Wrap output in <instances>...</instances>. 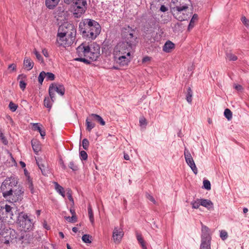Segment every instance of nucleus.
<instances>
[{"label": "nucleus", "mask_w": 249, "mask_h": 249, "mask_svg": "<svg viewBox=\"0 0 249 249\" xmlns=\"http://www.w3.org/2000/svg\"><path fill=\"white\" fill-rule=\"evenodd\" d=\"M18 178L13 176L7 177L1 183L2 196L10 203L19 202L23 199L24 189L21 186H18Z\"/></svg>", "instance_id": "f257e3e1"}, {"label": "nucleus", "mask_w": 249, "mask_h": 249, "mask_svg": "<svg viewBox=\"0 0 249 249\" xmlns=\"http://www.w3.org/2000/svg\"><path fill=\"white\" fill-rule=\"evenodd\" d=\"M100 46L96 44L90 45L85 43L81 44L76 49L78 57L74 59L77 61L89 64L91 61H96L100 55Z\"/></svg>", "instance_id": "f03ea898"}, {"label": "nucleus", "mask_w": 249, "mask_h": 249, "mask_svg": "<svg viewBox=\"0 0 249 249\" xmlns=\"http://www.w3.org/2000/svg\"><path fill=\"white\" fill-rule=\"evenodd\" d=\"M79 29L83 37L92 40L95 39L101 32L100 24L91 19H85L83 23L80 22Z\"/></svg>", "instance_id": "7ed1b4c3"}, {"label": "nucleus", "mask_w": 249, "mask_h": 249, "mask_svg": "<svg viewBox=\"0 0 249 249\" xmlns=\"http://www.w3.org/2000/svg\"><path fill=\"white\" fill-rule=\"evenodd\" d=\"M18 228L21 231L25 232L33 230L34 223L28 215L23 213L18 214L17 220Z\"/></svg>", "instance_id": "20e7f679"}, {"label": "nucleus", "mask_w": 249, "mask_h": 249, "mask_svg": "<svg viewBox=\"0 0 249 249\" xmlns=\"http://www.w3.org/2000/svg\"><path fill=\"white\" fill-rule=\"evenodd\" d=\"M134 32L129 26L124 28L122 34L124 40L122 42L127 43L133 48L137 43V37L133 35Z\"/></svg>", "instance_id": "39448f33"}, {"label": "nucleus", "mask_w": 249, "mask_h": 249, "mask_svg": "<svg viewBox=\"0 0 249 249\" xmlns=\"http://www.w3.org/2000/svg\"><path fill=\"white\" fill-rule=\"evenodd\" d=\"M0 240L2 242L6 244H9L15 239H18L19 241L22 240L24 238V235L22 233L18 237L16 231L11 229H6L4 232H1Z\"/></svg>", "instance_id": "423d86ee"}, {"label": "nucleus", "mask_w": 249, "mask_h": 249, "mask_svg": "<svg viewBox=\"0 0 249 249\" xmlns=\"http://www.w3.org/2000/svg\"><path fill=\"white\" fill-rule=\"evenodd\" d=\"M133 48L130 47L127 43L123 42H120L115 46L113 54V55H125L131 56V53Z\"/></svg>", "instance_id": "0eeeda50"}, {"label": "nucleus", "mask_w": 249, "mask_h": 249, "mask_svg": "<svg viewBox=\"0 0 249 249\" xmlns=\"http://www.w3.org/2000/svg\"><path fill=\"white\" fill-rule=\"evenodd\" d=\"M76 29L72 24L66 22L61 25L58 28L57 35L61 36L62 37L65 36H71L72 37H75Z\"/></svg>", "instance_id": "6e6552de"}, {"label": "nucleus", "mask_w": 249, "mask_h": 249, "mask_svg": "<svg viewBox=\"0 0 249 249\" xmlns=\"http://www.w3.org/2000/svg\"><path fill=\"white\" fill-rule=\"evenodd\" d=\"M87 6V0H75L72 5V12L74 17H80L85 12Z\"/></svg>", "instance_id": "1a4fd4ad"}, {"label": "nucleus", "mask_w": 249, "mask_h": 249, "mask_svg": "<svg viewBox=\"0 0 249 249\" xmlns=\"http://www.w3.org/2000/svg\"><path fill=\"white\" fill-rule=\"evenodd\" d=\"M187 9L174 8L173 14L175 18L179 21H183L187 19L189 17V13Z\"/></svg>", "instance_id": "9d476101"}, {"label": "nucleus", "mask_w": 249, "mask_h": 249, "mask_svg": "<svg viewBox=\"0 0 249 249\" xmlns=\"http://www.w3.org/2000/svg\"><path fill=\"white\" fill-rule=\"evenodd\" d=\"M75 38V37H72L71 36H65L62 37L61 36H57V42L59 46L66 47L71 45Z\"/></svg>", "instance_id": "9b49d317"}, {"label": "nucleus", "mask_w": 249, "mask_h": 249, "mask_svg": "<svg viewBox=\"0 0 249 249\" xmlns=\"http://www.w3.org/2000/svg\"><path fill=\"white\" fill-rule=\"evenodd\" d=\"M184 155L186 163L191 168L194 173L196 175L197 174V169L190 152L186 148L184 150Z\"/></svg>", "instance_id": "f8f14e48"}, {"label": "nucleus", "mask_w": 249, "mask_h": 249, "mask_svg": "<svg viewBox=\"0 0 249 249\" xmlns=\"http://www.w3.org/2000/svg\"><path fill=\"white\" fill-rule=\"evenodd\" d=\"M114 61L120 66H127L130 62L132 57L131 56L125 55H113Z\"/></svg>", "instance_id": "ddd939ff"}, {"label": "nucleus", "mask_w": 249, "mask_h": 249, "mask_svg": "<svg viewBox=\"0 0 249 249\" xmlns=\"http://www.w3.org/2000/svg\"><path fill=\"white\" fill-rule=\"evenodd\" d=\"M124 231L121 228L115 227L112 233V239L116 244H119L124 236Z\"/></svg>", "instance_id": "4468645a"}, {"label": "nucleus", "mask_w": 249, "mask_h": 249, "mask_svg": "<svg viewBox=\"0 0 249 249\" xmlns=\"http://www.w3.org/2000/svg\"><path fill=\"white\" fill-rule=\"evenodd\" d=\"M172 1L175 5L174 8L183 9L188 10L189 6L191 4L190 0H172Z\"/></svg>", "instance_id": "2eb2a0df"}, {"label": "nucleus", "mask_w": 249, "mask_h": 249, "mask_svg": "<svg viewBox=\"0 0 249 249\" xmlns=\"http://www.w3.org/2000/svg\"><path fill=\"white\" fill-rule=\"evenodd\" d=\"M201 239H212L210 229L203 224L201 226Z\"/></svg>", "instance_id": "dca6fc26"}, {"label": "nucleus", "mask_w": 249, "mask_h": 249, "mask_svg": "<svg viewBox=\"0 0 249 249\" xmlns=\"http://www.w3.org/2000/svg\"><path fill=\"white\" fill-rule=\"evenodd\" d=\"M49 87H52L54 92H56L61 96L65 93V88L62 85L53 83Z\"/></svg>", "instance_id": "f3484780"}, {"label": "nucleus", "mask_w": 249, "mask_h": 249, "mask_svg": "<svg viewBox=\"0 0 249 249\" xmlns=\"http://www.w3.org/2000/svg\"><path fill=\"white\" fill-rule=\"evenodd\" d=\"M0 207L3 210H4L5 214L7 218H9L11 219H14V214L12 211V207L9 205L6 204L4 206H2L0 205Z\"/></svg>", "instance_id": "a211bd4d"}, {"label": "nucleus", "mask_w": 249, "mask_h": 249, "mask_svg": "<svg viewBox=\"0 0 249 249\" xmlns=\"http://www.w3.org/2000/svg\"><path fill=\"white\" fill-rule=\"evenodd\" d=\"M175 48V44L171 41H167L163 46L162 50L165 53H170Z\"/></svg>", "instance_id": "6ab92c4d"}, {"label": "nucleus", "mask_w": 249, "mask_h": 249, "mask_svg": "<svg viewBox=\"0 0 249 249\" xmlns=\"http://www.w3.org/2000/svg\"><path fill=\"white\" fill-rule=\"evenodd\" d=\"M60 0H45V5L49 9H53Z\"/></svg>", "instance_id": "aec40b11"}, {"label": "nucleus", "mask_w": 249, "mask_h": 249, "mask_svg": "<svg viewBox=\"0 0 249 249\" xmlns=\"http://www.w3.org/2000/svg\"><path fill=\"white\" fill-rule=\"evenodd\" d=\"M23 64L25 68L28 70H31L34 67V62L32 60L28 57H25L24 59Z\"/></svg>", "instance_id": "412c9836"}, {"label": "nucleus", "mask_w": 249, "mask_h": 249, "mask_svg": "<svg viewBox=\"0 0 249 249\" xmlns=\"http://www.w3.org/2000/svg\"><path fill=\"white\" fill-rule=\"evenodd\" d=\"M36 163L39 168L40 169L42 174L46 175L48 172V167L45 166L41 160H36Z\"/></svg>", "instance_id": "4be33fe9"}, {"label": "nucleus", "mask_w": 249, "mask_h": 249, "mask_svg": "<svg viewBox=\"0 0 249 249\" xmlns=\"http://www.w3.org/2000/svg\"><path fill=\"white\" fill-rule=\"evenodd\" d=\"M200 202L201 206L210 210L213 208V203L209 199H200Z\"/></svg>", "instance_id": "5701e85b"}, {"label": "nucleus", "mask_w": 249, "mask_h": 249, "mask_svg": "<svg viewBox=\"0 0 249 249\" xmlns=\"http://www.w3.org/2000/svg\"><path fill=\"white\" fill-rule=\"evenodd\" d=\"M26 78V76L25 74H21L18 76V79H20L19 81V87L22 90H24L26 88V83L25 82L24 80Z\"/></svg>", "instance_id": "b1692460"}, {"label": "nucleus", "mask_w": 249, "mask_h": 249, "mask_svg": "<svg viewBox=\"0 0 249 249\" xmlns=\"http://www.w3.org/2000/svg\"><path fill=\"white\" fill-rule=\"evenodd\" d=\"M211 239H201L200 249H211Z\"/></svg>", "instance_id": "393cba45"}, {"label": "nucleus", "mask_w": 249, "mask_h": 249, "mask_svg": "<svg viewBox=\"0 0 249 249\" xmlns=\"http://www.w3.org/2000/svg\"><path fill=\"white\" fill-rule=\"evenodd\" d=\"M92 120L89 117H88L86 120V129L89 132H90L95 126V124L92 123Z\"/></svg>", "instance_id": "a878e982"}, {"label": "nucleus", "mask_w": 249, "mask_h": 249, "mask_svg": "<svg viewBox=\"0 0 249 249\" xmlns=\"http://www.w3.org/2000/svg\"><path fill=\"white\" fill-rule=\"evenodd\" d=\"M55 189L62 196L64 197L65 196V192L64 188L60 186L57 182H54Z\"/></svg>", "instance_id": "bb28decb"}, {"label": "nucleus", "mask_w": 249, "mask_h": 249, "mask_svg": "<svg viewBox=\"0 0 249 249\" xmlns=\"http://www.w3.org/2000/svg\"><path fill=\"white\" fill-rule=\"evenodd\" d=\"M31 143L33 149L35 153H37L40 150V144L38 141L37 140H32Z\"/></svg>", "instance_id": "cd10ccee"}, {"label": "nucleus", "mask_w": 249, "mask_h": 249, "mask_svg": "<svg viewBox=\"0 0 249 249\" xmlns=\"http://www.w3.org/2000/svg\"><path fill=\"white\" fill-rule=\"evenodd\" d=\"M198 19V15L196 14H195L193 16L192 18L191 19V21L189 23V24L188 27V30L189 31H190L191 29L193 28V27L195 26L196 22Z\"/></svg>", "instance_id": "c85d7f7f"}, {"label": "nucleus", "mask_w": 249, "mask_h": 249, "mask_svg": "<svg viewBox=\"0 0 249 249\" xmlns=\"http://www.w3.org/2000/svg\"><path fill=\"white\" fill-rule=\"evenodd\" d=\"M33 126L34 127V129L36 130H37L39 132L42 138H44V137L46 135V132L44 130H42L41 129V128L39 126V124L33 123Z\"/></svg>", "instance_id": "c756f323"}, {"label": "nucleus", "mask_w": 249, "mask_h": 249, "mask_svg": "<svg viewBox=\"0 0 249 249\" xmlns=\"http://www.w3.org/2000/svg\"><path fill=\"white\" fill-rule=\"evenodd\" d=\"M187 91L186 99L188 103L191 104L193 97V91L190 87H188L187 88Z\"/></svg>", "instance_id": "7c9ffc66"}, {"label": "nucleus", "mask_w": 249, "mask_h": 249, "mask_svg": "<svg viewBox=\"0 0 249 249\" xmlns=\"http://www.w3.org/2000/svg\"><path fill=\"white\" fill-rule=\"evenodd\" d=\"M27 185L28 186V188L31 194H35L37 193V191H36V189H35L33 182L29 176L28 177Z\"/></svg>", "instance_id": "2f4dec72"}, {"label": "nucleus", "mask_w": 249, "mask_h": 249, "mask_svg": "<svg viewBox=\"0 0 249 249\" xmlns=\"http://www.w3.org/2000/svg\"><path fill=\"white\" fill-rule=\"evenodd\" d=\"M137 239L139 241V243L141 244L142 249H147V248L145 245L144 241L141 234L137 233Z\"/></svg>", "instance_id": "473e14b6"}, {"label": "nucleus", "mask_w": 249, "mask_h": 249, "mask_svg": "<svg viewBox=\"0 0 249 249\" xmlns=\"http://www.w3.org/2000/svg\"><path fill=\"white\" fill-rule=\"evenodd\" d=\"M200 202V199L198 198L193 200L191 203V204L192 206V208L193 209H198L201 205Z\"/></svg>", "instance_id": "72a5a7b5"}, {"label": "nucleus", "mask_w": 249, "mask_h": 249, "mask_svg": "<svg viewBox=\"0 0 249 249\" xmlns=\"http://www.w3.org/2000/svg\"><path fill=\"white\" fill-rule=\"evenodd\" d=\"M91 237L89 234H84L82 237V241L87 244H90L91 243Z\"/></svg>", "instance_id": "f704fd0d"}, {"label": "nucleus", "mask_w": 249, "mask_h": 249, "mask_svg": "<svg viewBox=\"0 0 249 249\" xmlns=\"http://www.w3.org/2000/svg\"><path fill=\"white\" fill-rule=\"evenodd\" d=\"M224 116L228 120H230L232 118V112L229 108H226L224 110Z\"/></svg>", "instance_id": "c9c22d12"}, {"label": "nucleus", "mask_w": 249, "mask_h": 249, "mask_svg": "<svg viewBox=\"0 0 249 249\" xmlns=\"http://www.w3.org/2000/svg\"><path fill=\"white\" fill-rule=\"evenodd\" d=\"M52 101H51L49 97H45L44 100V105L46 107L51 108L52 106Z\"/></svg>", "instance_id": "e433bc0d"}, {"label": "nucleus", "mask_w": 249, "mask_h": 249, "mask_svg": "<svg viewBox=\"0 0 249 249\" xmlns=\"http://www.w3.org/2000/svg\"><path fill=\"white\" fill-rule=\"evenodd\" d=\"M226 57L230 61H235L237 59V57L231 53H227Z\"/></svg>", "instance_id": "4c0bfd02"}, {"label": "nucleus", "mask_w": 249, "mask_h": 249, "mask_svg": "<svg viewBox=\"0 0 249 249\" xmlns=\"http://www.w3.org/2000/svg\"><path fill=\"white\" fill-rule=\"evenodd\" d=\"M45 78L47 81H53L55 78V75L52 72H46Z\"/></svg>", "instance_id": "58836bf2"}, {"label": "nucleus", "mask_w": 249, "mask_h": 249, "mask_svg": "<svg viewBox=\"0 0 249 249\" xmlns=\"http://www.w3.org/2000/svg\"><path fill=\"white\" fill-rule=\"evenodd\" d=\"M45 75H46V72L42 71L40 73V74L38 77V82L41 85L42 84V82H43L44 78H45Z\"/></svg>", "instance_id": "ea45409f"}, {"label": "nucleus", "mask_w": 249, "mask_h": 249, "mask_svg": "<svg viewBox=\"0 0 249 249\" xmlns=\"http://www.w3.org/2000/svg\"><path fill=\"white\" fill-rule=\"evenodd\" d=\"M88 214L89 218L90 221L93 223L94 222L93 213L90 206L88 207Z\"/></svg>", "instance_id": "a19ab883"}, {"label": "nucleus", "mask_w": 249, "mask_h": 249, "mask_svg": "<svg viewBox=\"0 0 249 249\" xmlns=\"http://www.w3.org/2000/svg\"><path fill=\"white\" fill-rule=\"evenodd\" d=\"M54 89H52V87H49V93L52 102H54L55 99V93H54Z\"/></svg>", "instance_id": "79ce46f5"}, {"label": "nucleus", "mask_w": 249, "mask_h": 249, "mask_svg": "<svg viewBox=\"0 0 249 249\" xmlns=\"http://www.w3.org/2000/svg\"><path fill=\"white\" fill-rule=\"evenodd\" d=\"M18 105L12 102H10L9 104V107L12 112H15L18 108Z\"/></svg>", "instance_id": "37998d69"}, {"label": "nucleus", "mask_w": 249, "mask_h": 249, "mask_svg": "<svg viewBox=\"0 0 249 249\" xmlns=\"http://www.w3.org/2000/svg\"><path fill=\"white\" fill-rule=\"evenodd\" d=\"M82 146L85 150H87L89 146V142L87 139H84L82 141Z\"/></svg>", "instance_id": "c03bdc74"}, {"label": "nucleus", "mask_w": 249, "mask_h": 249, "mask_svg": "<svg viewBox=\"0 0 249 249\" xmlns=\"http://www.w3.org/2000/svg\"><path fill=\"white\" fill-rule=\"evenodd\" d=\"M0 139L2 142L5 145H6L8 143V141L1 130H0Z\"/></svg>", "instance_id": "a18cd8bd"}, {"label": "nucleus", "mask_w": 249, "mask_h": 249, "mask_svg": "<svg viewBox=\"0 0 249 249\" xmlns=\"http://www.w3.org/2000/svg\"><path fill=\"white\" fill-rule=\"evenodd\" d=\"M203 187L206 190H210L211 188L210 181L208 180H204L203 181Z\"/></svg>", "instance_id": "49530a36"}, {"label": "nucleus", "mask_w": 249, "mask_h": 249, "mask_svg": "<svg viewBox=\"0 0 249 249\" xmlns=\"http://www.w3.org/2000/svg\"><path fill=\"white\" fill-rule=\"evenodd\" d=\"M220 237L223 240L226 239L228 237L227 232L224 230H221L220 232Z\"/></svg>", "instance_id": "de8ad7c7"}, {"label": "nucleus", "mask_w": 249, "mask_h": 249, "mask_svg": "<svg viewBox=\"0 0 249 249\" xmlns=\"http://www.w3.org/2000/svg\"><path fill=\"white\" fill-rule=\"evenodd\" d=\"M65 219L70 222L73 223L76 221L77 218L75 215H72L71 217L67 216Z\"/></svg>", "instance_id": "09e8293b"}, {"label": "nucleus", "mask_w": 249, "mask_h": 249, "mask_svg": "<svg viewBox=\"0 0 249 249\" xmlns=\"http://www.w3.org/2000/svg\"><path fill=\"white\" fill-rule=\"evenodd\" d=\"M80 157L81 160H86L88 158V155L85 151H81L80 152Z\"/></svg>", "instance_id": "8fccbe9b"}, {"label": "nucleus", "mask_w": 249, "mask_h": 249, "mask_svg": "<svg viewBox=\"0 0 249 249\" xmlns=\"http://www.w3.org/2000/svg\"><path fill=\"white\" fill-rule=\"evenodd\" d=\"M67 196H68V199H69V200L70 201H71L73 203H74V201H73V199L72 197V193H71V191L70 189H68L67 190Z\"/></svg>", "instance_id": "3c124183"}, {"label": "nucleus", "mask_w": 249, "mask_h": 249, "mask_svg": "<svg viewBox=\"0 0 249 249\" xmlns=\"http://www.w3.org/2000/svg\"><path fill=\"white\" fill-rule=\"evenodd\" d=\"M69 166L70 168L72 169L73 171H76L78 169L77 166L73 161H71L69 163Z\"/></svg>", "instance_id": "603ef678"}, {"label": "nucleus", "mask_w": 249, "mask_h": 249, "mask_svg": "<svg viewBox=\"0 0 249 249\" xmlns=\"http://www.w3.org/2000/svg\"><path fill=\"white\" fill-rule=\"evenodd\" d=\"M35 54L36 58L39 61H42L43 58L42 56L39 54V53L35 49L34 51Z\"/></svg>", "instance_id": "864d4df0"}, {"label": "nucleus", "mask_w": 249, "mask_h": 249, "mask_svg": "<svg viewBox=\"0 0 249 249\" xmlns=\"http://www.w3.org/2000/svg\"><path fill=\"white\" fill-rule=\"evenodd\" d=\"M89 117L90 118L92 121L96 120L97 121V119H98V117H100V116L96 114L92 113L90 114Z\"/></svg>", "instance_id": "5fc2aeb1"}, {"label": "nucleus", "mask_w": 249, "mask_h": 249, "mask_svg": "<svg viewBox=\"0 0 249 249\" xmlns=\"http://www.w3.org/2000/svg\"><path fill=\"white\" fill-rule=\"evenodd\" d=\"M89 117L90 118L92 121L96 120L97 121V119H98V117H100V116L96 114L92 113L90 114Z\"/></svg>", "instance_id": "6e6d98bb"}, {"label": "nucleus", "mask_w": 249, "mask_h": 249, "mask_svg": "<svg viewBox=\"0 0 249 249\" xmlns=\"http://www.w3.org/2000/svg\"><path fill=\"white\" fill-rule=\"evenodd\" d=\"M241 20L243 23L246 26H248L249 25V21L245 17H243L241 18Z\"/></svg>", "instance_id": "4d7b16f0"}, {"label": "nucleus", "mask_w": 249, "mask_h": 249, "mask_svg": "<svg viewBox=\"0 0 249 249\" xmlns=\"http://www.w3.org/2000/svg\"><path fill=\"white\" fill-rule=\"evenodd\" d=\"M146 198L148 199H149L150 201H151L153 203H156V201H155L154 198L151 195H150V194H147L146 195Z\"/></svg>", "instance_id": "13d9d810"}, {"label": "nucleus", "mask_w": 249, "mask_h": 249, "mask_svg": "<svg viewBox=\"0 0 249 249\" xmlns=\"http://www.w3.org/2000/svg\"><path fill=\"white\" fill-rule=\"evenodd\" d=\"M139 122L141 126L146 125L147 124L146 119L143 117L140 119Z\"/></svg>", "instance_id": "bf43d9fd"}, {"label": "nucleus", "mask_w": 249, "mask_h": 249, "mask_svg": "<svg viewBox=\"0 0 249 249\" xmlns=\"http://www.w3.org/2000/svg\"><path fill=\"white\" fill-rule=\"evenodd\" d=\"M234 88L238 91H242L243 89V88L240 85H234Z\"/></svg>", "instance_id": "052dcab7"}, {"label": "nucleus", "mask_w": 249, "mask_h": 249, "mask_svg": "<svg viewBox=\"0 0 249 249\" xmlns=\"http://www.w3.org/2000/svg\"><path fill=\"white\" fill-rule=\"evenodd\" d=\"M16 65L15 64H11L8 66V69H11V71H16Z\"/></svg>", "instance_id": "680f3d73"}, {"label": "nucleus", "mask_w": 249, "mask_h": 249, "mask_svg": "<svg viewBox=\"0 0 249 249\" xmlns=\"http://www.w3.org/2000/svg\"><path fill=\"white\" fill-rule=\"evenodd\" d=\"M97 122L99 123L102 125H105V122L104 121L103 118L100 116L99 117H98V119H97Z\"/></svg>", "instance_id": "e2e57ef3"}, {"label": "nucleus", "mask_w": 249, "mask_h": 249, "mask_svg": "<svg viewBox=\"0 0 249 249\" xmlns=\"http://www.w3.org/2000/svg\"><path fill=\"white\" fill-rule=\"evenodd\" d=\"M160 10L161 12H166V11H167L168 10V9H167V8L165 5H162L160 6Z\"/></svg>", "instance_id": "0e129e2a"}, {"label": "nucleus", "mask_w": 249, "mask_h": 249, "mask_svg": "<svg viewBox=\"0 0 249 249\" xmlns=\"http://www.w3.org/2000/svg\"><path fill=\"white\" fill-rule=\"evenodd\" d=\"M43 227L47 230H49L50 229V227L49 226H48L47 225V223L46 222V221H44L43 223Z\"/></svg>", "instance_id": "69168bd1"}, {"label": "nucleus", "mask_w": 249, "mask_h": 249, "mask_svg": "<svg viewBox=\"0 0 249 249\" xmlns=\"http://www.w3.org/2000/svg\"><path fill=\"white\" fill-rule=\"evenodd\" d=\"M150 57H149V56H145V57L143 58V59H142V62L143 63L146 62L147 61H150Z\"/></svg>", "instance_id": "338daca9"}, {"label": "nucleus", "mask_w": 249, "mask_h": 249, "mask_svg": "<svg viewBox=\"0 0 249 249\" xmlns=\"http://www.w3.org/2000/svg\"><path fill=\"white\" fill-rule=\"evenodd\" d=\"M42 53H43V54L46 57H48V53L47 52V51L46 50H42Z\"/></svg>", "instance_id": "774afa93"}]
</instances>
